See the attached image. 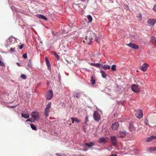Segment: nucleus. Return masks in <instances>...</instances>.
<instances>
[{"instance_id":"24","label":"nucleus","mask_w":156,"mask_h":156,"mask_svg":"<svg viewBox=\"0 0 156 156\" xmlns=\"http://www.w3.org/2000/svg\"><path fill=\"white\" fill-rule=\"evenodd\" d=\"M30 126L32 129L35 130H37V128L34 124H31Z\"/></svg>"},{"instance_id":"3","label":"nucleus","mask_w":156,"mask_h":156,"mask_svg":"<svg viewBox=\"0 0 156 156\" xmlns=\"http://www.w3.org/2000/svg\"><path fill=\"white\" fill-rule=\"evenodd\" d=\"M132 90L135 92H139L140 90V89L138 85L133 84L131 87Z\"/></svg>"},{"instance_id":"44","label":"nucleus","mask_w":156,"mask_h":156,"mask_svg":"<svg viewBox=\"0 0 156 156\" xmlns=\"http://www.w3.org/2000/svg\"><path fill=\"white\" fill-rule=\"evenodd\" d=\"M153 10L156 12V5H154V7L153 8Z\"/></svg>"},{"instance_id":"17","label":"nucleus","mask_w":156,"mask_h":156,"mask_svg":"<svg viewBox=\"0 0 156 156\" xmlns=\"http://www.w3.org/2000/svg\"><path fill=\"white\" fill-rule=\"evenodd\" d=\"M37 17L39 18L43 19L45 20H47V18L46 16L42 15L41 14L38 15L37 16Z\"/></svg>"},{"instance_id":"32","label":"nucleus","mask_w":156,"mask_h":156,"mask_svg":"<svg viewBox=\"0 0 156 156\" xmlns=\"http://www.w3.org/2000/svg\"><path fill=\"white\" fill-rule=\"evenodd\" d=\"M0 66H2L5 67V65L3 61L0 60Z\"/></svg>"},{"instance_id":"7","label":"nucleus","mask_w":156,"mask_h":156,"mask_svg":"<svg viewBox=\"0 0 156 156\" xmlns=\"http://www.w3.org/2000/svg\"><path fill=\"white\" fill-rule=\"evenodd\" d=\"M32 117L36 121H38L39 119V115L37 112H33L31 114Z\"/></svg>"},{"instance_id":"10","label":"nucleus","mask_w":156,"mask_h":156,"mask_svg":"<svg viewBox=\"0 0 156 156\" xmlns=\"http://www.w3.org/2000/svg\"><path fill=\"white\" fill-rule=\"evenodd\" d=\"M126 45L129 47H131L132 48L135 49H137L139 48V46L133 43H130L129 44H126Z\"/></svg>"},{"instance_id":"35","label":"nucleus","mask_w":156,"mask_h":156,"mask_svg":"<svg viewBox=\"0 0 156 156\" xmlns=\"http://www.w3.org/2000/svg\"><path fill=\"white\" fill-rule=\"evenodd\" d=\"M88 116H87L85 119V123L86 124L87 122L89 121V120L88 119Z\"/></svg>"},{"instance_id":"8","label":"nucleus","mask_w":156,"mask_h":156,"mask_svg":"<svg viewBox=\"0 0 156 156\" xmlns=\"http://www.w3.org/2000/svg\"><path fill=\"white\" fill-rule=\"evenodd\" d=\"M110 140L112 145L114 146H116L117 143V138L116 137L114 136H112L111 137Z\"/></svg>"},{"instance_id":"36","label":"nucleus","mask_w":156,"mask_h":156,"mask_svg":"<svg viewBox=\"0 0 156 156\" xmlns=\"http://www.w3.org/2000/svg\"><path fill=\"white\" fill-rule=\"evenodd\" d=\"M153 150L154 149L153 148V147H151L147 149V150L149 151H154Z\"/></svg>"},{"instance_id":"31","label":"nucleus","mask_w":156,"mask_h":156,"mask_svg":"<svg viewBox=\"0 0 156 156\" xmlns=\"http://www.w3.org/2000/svg\"><path fill=\"white\" fill-rule=\"evenodd\" d=\"M73 120L74 122H76L78 123L80 122V121L78 119L76 118H73Z\"/></svg>"},{"instance_id":"11","label":"nucleus","mask_w":156,"mask_h":156,"mask_svg":"<svg viewBox=\"0 0 156 156\" xmlns=\"http://www.w3.org/2000/svg\"><path fill=\"white\" fill-rule=\"evenodd\" d=\"M149 66V65L147 63H144L140 67V69L143 71H146L148 67Z\"/></svg>"},{"instance_id":"27","label":"nucleus","mask_w":156,"mask_h":156,"mask_svg":"<svg viewBox=\"0 0 156 156\" xmlns=\"http://www.w3.org/2000/svg\"><path fill=\"white\" fill-rule=\"evenodd\" d=\"M45 61L46 62L47 65H49L50 64L49 60L48 59V58L46 57H45Z\"/></svg>"},{"instance_id":"14","label":"nucleus","mask_w":156,"mask_h":156,"mask_svg":"<svg viewBox=\"0 0 156 156\" xmlns=\"http://www.w3.org/2000/svg\"><path fill=\"white\" fill-rule=\"evenodd\" d=\"M151 42L156 46V37L152 36L151 38Z\"/></svg>"},{"instance_id":"22","label":"nucleus","mask_w":156,"mask_h":156,"mask_svg":"<svg viewBox=\"0 0 156 156\" xmlns=\"http://www.w3.org/2000/svg\"><path fill=\"white\" fill-rule=\"evenodd\" d=\"M22 117L26 118L27 119L29 117V115H27L25 114L22 113L21 114Z\"/></svg>"},{"instance_id":"34","label":"nucleus","mask_w":156,"mask_h":156,"mask_svg":"<svg viewBox=\"0 0 156 156\" xmlns=\"http://www.w3.org/2000/svg\"><path fill=\"white\" fill-rule=\"evenodd\" d=\"M35 120H34V119H28L27 120V121H30V122H34Z\"/></svg>"},{"instance_id":"47","label":"nucleus","mask_w":156,"mask_h":156,"mask_svg":"<svg viewBox=\"0 0 156 156\" xmlns=\"http://www.w3.org/2000/svg\"><path fill=\"white\" fill-rule=\"evenodd\" d=\"M71 119L72 120V123H74V120H73V118H71Z\"/></svg>"},{"instance_id":"20","label":"nucleus","mask_w":156,"mask_h":156,"mask_svg":"<svg viewBox=\"0 0 156 156\" xmlns=\"http://www.w3.org/2000/svg\"><path fill=\"white\" fill-rule=\"evenodd\" d=\"M85 145L89 147H90L93 146L94 145V144L93 142H90L89 143H85Z\"/></svg>"},{"instance_id":"49","label":"nucleus","mask_w":156,"mask_h":156,"mask_svg":"<svg viewBox=\"0 0 156 156\" xmlns=\"http://www.w3.org/2000/svg\"><path fill=\"white\" fill-rule=\"evenodd\" d=\"M109 156H117V155L116 154H115L114 155H113V154H112Z\"/></svg>"},{"instance_id":"26","label":"nucleus","mask_w":156,"mask_h":156,"mask_svg":"<svg viewBox=\"0 0 156 156\" xmlns=\"http://www.w3.org/2000/svg\"><path fill=\"white\" fill-rule=\"evenodd\" d=\"M53 54L57 58V59H59V56L55 51L53 52Z\"/></svg>"},{"instance_id":"37","label":"nucleus","mask_w":156,"mask_h":156,"mask_svg":"<svg viewBox=\"0 0 156 156\" xmlns=\"http://www.w3.org/2000/svg\"><path fill=\"white\" fill-rule=\"evenodd\" d=\"M23 57L24 58H27V55L26 53H24L23 55Z\"/></svg>"},{"instance_id":"6","label":"nucleus","mask_w":156,"mask_h":156,"mask_svg":"<svg viewBox=\"0 0 156 156\" xmlns=\"http://www.w3.org/2000/svg\"><path fill=\"white\" fill-rule=\"evenodd\" d=\"M92 36L90 35L88 36H87L85 38V41H84V42H86L88 44H90L92 42Z\"/></svg>"},{"instance_id":"21","label":"nucleus","mask_w":156,"mask_h":156,"mask_svg":"<svg viewBox=\"0 0 156 156\" xmlns=\"http://www.w3.org/2000/svg\"><path fill=\"white\" fill-rule=\"evenodd\" d=\"M90 82L91 83L93 84H94L95 83V81L93 76L91 77Z\"/></svg>"},{"instance_id":"1","label":"nucleus","mask_w":156,"mask_h":156,"mask_svg":"<svg viewBox=\"0 0 156 156\" xmlns=\"http://www.w3.org/2000/svg\"><path fill=\"white\" fill-rule=\"evenodd\" d=\"M51 102H49L45 109L44 114L46 117L48 116L49 115V113L50 111V109L51 108Z\"/></svg>"},{"instance_id":"13","label":"nucleus","mask_w":156,"mask_h":156,"mask_svg":"<svg viewBox=\"0 0 156 156\" xmlns=\"http://www.w3.org/2000/svg\"><path fill=\"white\" fill-rule=\"evenodd\" d=\"M148 24L151 26H154L156 23V20L154 19H149L148 20Z\"/></svg>"},{"instance_id":"40","label":"nucleus","mask_w":156,"mask_h":156,"mask_svg":"<svg viewBox=\"0 0 156 156\" xmlns=\"http://www.w3.org/2000/svg\"><path fill=\"white\" fill-rule=\"evenodd\" d=\"M47 66H48V69L49 70L51 71V66H50V64L49 65H47Z\"/></svg>"},{"instance_id":"15","label":"nucleus","mask_w":156,"mask_h":156,"mask_svg":"<svg viewBox=\"0 0 156 156\" xmlns=\"http://www.w3.org/2000/svg\"><path fill=\"white\" fill-rule=\"evenodd\" d=\"M154 139H156V136H151L150 137L147 138L146 141L150 142Z\"/></svg>"},{"instance_id":"42","label":"nucleus","mask_w":156,"mask_h":156,"mask_svg":"<svg viewBox=\"0 0 156 156\" xmlns=\"http://www.w3.org/2000/svg\"><path fill=\"white\" fill-rule=\"evenodd\" d=\"M95 41L96 42H97L98 43H99V40H98V37H95Z\"/></svg>"},{"instance_id":"38","label":"nucleus","mask_w":156,"mask_h":156,"mask_svg":"<svg viewBox=\"0 0 156 156\" xmlns=\"http://www.w3.org/2000/svg\"><path fill=\"white\" fill-rule=\"evenodd\" d=\"M15 48H11L10 49V51L11 52H13L15 51Z\"/></svg>"},{"instance_id":"28","label":"nucleus","mask_w":156,"mask_h":156,"mask_svg":"<svg viewBox=\"0 0 156 156\" xmlns=\"http://www.w3.org/2000/svg\"><path fill=\"white\" fill-rule=\"evenodd\" d=\"M116 66L115 65H113L112 66L111 68V69L112 71H114L116 70Z\"/></svg>"},{"instance_id":"2","label":"nucleus","mask_w":156,"mask_h":156,"mask_svg":"<svg viewBox=\"0 0 156 156\" xmlns=\"http://www.w3.org/2000/svg\"><path fill=\"white\" fill-rule=\"evenodd\" d=\"M135 114L136 117L138 119H140L143 117V112L141 109H139L136 111Z\"/></svg>"},{"instance_id":"51","label":"nucleus","mask_w":156,"mask_h":156,"mask_svg":"<svg viewBox=\"0 0 156 156\" xmlns=\"http://www.w3.org/2000/svg\"><path fill=\"white\" fill-rule=\"evenodd\" d=\"M78 5H80L82 6L83 5V4L81 3H80L78 4Z\"/></svg>"},{"instance_id":"16","label":"nucleus","mask_w":156,"mask_h":156,"mask_svg":"<svg viewBox=\"0 0 156 156\" xmlns=\"http://www.w3.org/2000/svg\"><path fill=\"white\" fill-rule=\"evenodd\" d=\"M106 141L107 140H106L105 138L104 137H102L101 138L99 139L98 143H105L106 142Z\"/></svg>"},{"instance_id":"39","label":"nucleus","mask_w":156,"mask_h":156,"mask_svg":"<svg viewBox=\"0 0 156 156\" xmlns=\"http://www.w3.org/2000/svg\"><path fill=\"white\" fill-rule=\"evenodd\" d=\"M27 66L29 67H32V64L30 63V62H29L27 65Z\"/></svg>"},{"instance_id":"4","label":"nucleus","mask_w":156,"mask_h":156,"mask_svg":"<svg viewBox=\"0 0 156 156\" xmlns=\"http://www.w3.org/2000/svg\"><path fill=\"white\" fill-rule=\"evenodd\" d=\"M53 93L52 90H49L46 93V98L47 99L50 100L53 96Z\"/></svg>"},{"instance_id":"48","label":"nucleus","mask_w":156,"mask_h":156,"mask_svg":"<svg viewBox=\"0 0 156 156\" xmlns=\"http://www.w3.org/2000/svg\"><path fill=\"white\" fill-rule=\"evenodd\" d=\"M90 64L92 66H95V63H90Z\"/></svg>"},{"instance_id":"50","label":"nucleus","mask_w":156,"mask_h":156,"mask_svg":"<svg viewBox=\"0 0 156 156\" xmlns=\"http://www.w3.org/2000/svg\"><path fill=\"white\" fill-rule=\"evenodd\" d=\"M153 148L154 151H156V147H153Z\"/></svg>"},{"instance_id":"33","label":"nucleus","mask_w":156,"mask_h":156,"mask_svg":"<svg viewBox=\"0 0 156 156\" xmlns=\"http://www.w3.org/2000/svg\"><path fill=\"white\" fill-rule=\"evenodd\" d=\"M21 77L23 79H25L26 78L27 76L24 74H22L21 76Z\"/></svg>"},{"instance_id":"53","label":"nucleus","mask_w":156,"mask_h":156,"mask_svg":"<svg viewBox=\"0 0 156 156\" xmlns=\"http://www.w3.org/2000/svg\"><path fill=\"white\" fill-rule=\"evenodd\" d=\"M79 156H85L83 155H79Z\"/></svg>"},{"instance_id":"23","label":"nucleus","mask_w":156,"mask_h":156,"mask_svg":"<svg viewBox=\"0 0 156 156\" xmlns=\"http://www.w3.org/2000/svg\"><path fill=\"white\" fill-rule=\"evenodd\" d=\"M87 18L89 22L91 23L92 22V18L91 16L90 15H88L87 16Z\"/></svg>"},{"instance_id":"18","label":"nucleus","mask_w":156,"mask_h":156,"mask_svg":"<svg viewBox=\"0 0 156 156\" xmlns=\"http://www.w3.org/2000/svg\"><path fill=\"white\" fill-rule=\"evenodd\" d=\"M102 68L105 70L107 69H109L110 68V66L108 65H101Z\"/></svg>"},{"instance_id":"41","label":"nucleus","mask_w":156,"mask_h":156,"mask_svg":"<svg viewBox=\"0 0 156 156\" xmlns=\"http://www.w3.org/2000/svg\"><path fill=\"white\" fill-rule=\"evenodd\" d=\"M23 46H24L23 44H22L19 46V48L20 49H21L23 48Z\"/></svg>"},{"instance_id":"29","label":"nucleus","mask_w":156,"mask_h":156,"mask_svg":"<svg viewBox=\"0 0 156 156\" xmlns=\"http://www.w3.org/2000/svg\"><path fill=\"white\" fill-rule=\"evenodd\" d=\"M129 128L130 131H133V125L132 124H130Z\"/></svg>"},{"instance_id":"5","label":"nucleus","mask_w":156,"mask_h":156,"mask_svg":"<svg viewBox=\"0 0 156 156\" xmlns=\"http://www.w3.org/2000/svg\"><path fill=\"white\" fill-rule=\"evenodd\" d=\"M93 115L94 119L95 121H98L100 120L101 118L100 115L97 112H94Z\"/></svg>"},{"instance_id":"25","label":"nucleus","mask_w":156,"mask_h":156,"mask_svg":"<svg viewBox=\"0 0 156 156\" xmlns=\"http://www.w3.org/2000/svg\"><path fill=\"white\" fill-rule=\"evenodd\" d=\"M81 95V94L80 93H76L75 95V97L77 98H79Z\"/></svg>"},{"instance_id":"52","label":"nucleus","mask_w":156,"mask_h":156,"mask_svg":"<svg viewBox=\"0 0 156 156\" xmlns=\"http://www.w3.org/2000/svg\"><path fill=\"white\" fill-rule=\"evenodd\" d=\"M13 37H9V40H11V39H12Z\"/></svg>"},{"instance_id":"9","label":"nucleus","mask_w":156,"mask_h":156,"mask_svg":"<svg viewBox=\"0 0 156 156\" xmlns=\"http://www.w3.org/2000/svg\"><path fill=\"white\" fill-rule=\"evenodd\" d=\"M126 136V133L124 131H119L117 135V136L119 138H123Z\"/></svg>"},{"instance_id":"19","label":"nucleus","mask_w":156,"mask_h":156,"mask_svg":"<svg viewBox=\"0 0 156 156\" xmlns=\"http://www.w3.org/2000/svg\"><path fill=\"white\" fill-rule=\"evenodd\" d=\"M100 72L101 74L102 77L103 78H105L107 76V75L105 72L102 70H101Z\"/></svg>"},{"instance_id":"30","label":"nucleus","mask_w":156,"mask_h":156,"mask_svg":"<svg viewBox=\"0 0 156 156\" xmlns=\"http://www.w3.org/2000/svg\"><path fill=\"white\" fill-rule=\"evenodd\" d=\"M101 65V64L99 63H95V66L98 68H100V66Z\"/></svg>"},{"instance_id":"45","label":"nucleus","mask_w":156,"mask_h":156,"mask_svg":"<svg viewBox=\"0 0 156 156\" xmlns=\"http://www.w3.org/2000/svg\"><path fill=\"white\" fill-rule=\"evenodd\" d=\"M16 105H15V106H8V107L10 108H12L16 107Z\"/></svg>"},{"instance_id":"12","label":"nucleus","mask_w":156,"mask_h":156,"mask_svg":"<svg viewBox=\"0 0 156 156\" xmlns=\"http://www.w3.org/2000/svg\"><path fill=\"white\" fill-rule=\"evenodd\" d=\"M119 126L118 122H115L112 125L111 128L113 130H116L118 129Z\"/></svg>"},{"instance_id":"46","label":"nucleus","mask_w":156,"mask_h":156,"mask_svg":"<svg viewBox=\"0 0 156 156\" xmlns=\"http://www.w3.org/2000/svg\"><path fill=\"white\" fill-rule=\"evenodd\" d=\"M16 64L17 65V66H21V65H20V63L18 62L16 63Z\"/></svg>"},{"instance_id":"43","label":"nucleus","mask_w":156,"mask_h":156,"mask_svg":"<svg viewBox=\"0 0 156 156\" xmlns=\"http://www.w3.org/2000/svg\"><path fill=\"white\" fill-rule=\"evenodd\" d=\"M144 122L146 125H147L148 124L147 120V119H146L144 120Z\"/></svg>"}]
</instances>
